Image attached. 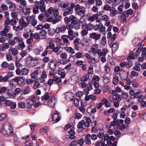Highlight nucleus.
Segmentation results:
<instances>
[{
	"label": "nucleus",
	"mask_w": 146,
	"mask_h": 146,
	"mask_svg": "<svg viewBox=\"0 0 146 146\" xmlns=\"http://www.w3.org/2000/svg\"><path fill=\"white\" fill-rule=\"evenodd\" d=\"M74 3L68 2L67 3H62L59 5V7L64 11L63 15L64 16L73 13Z\"/></svg>",
	"instance_id": "nucleus-1"
},
{
	"label": "nucleus",
	"mask_w": 146,
	"mask_h": 146,
	"mask_svg": "<svg viewBox=\"0 0 146 146\" xmlns=\"http://www.w3.org/2000/svg\"><path fill=\"white\" fill-rule=\"evenodd\" d=\"M46 0L37 1L35 3L33 7V12L34 14H37L39 13V10L42 12L45 11L46 7L45 3Z\"/></svg>",
	"instance_id": "nucleus-2"
},
{
	"label": "nucleus",
	"mask_w": 146,
	"mask_h": 146,
	"mask_svg": "<svg viewBox=\"0 0 146 146\" xmlns=\"http://www.w3.org/2000/svg\"><path fill=\"white\" fill-rule=\"evenodd\" d=\"M2 132L3 135L6 136L11 137L14 135L12 126L7 123L3 125Z\"/></svg>",
	"instance_id": "nucleus-3"
},
{
	"label": "nucleus",
	"mask_w": 146,
	"mask_h": 146,
	"mask_svg": "<svg viewBox=\"0 0 146 146\" xmlns=\"http://www.w3.org/2000/svg\"><path fill=\"white\" fill-rule=\"evenodd\" d=\"M39 98L35 96L33 97L32 99H28L27 100V104L26 106L28 109L31 108L32 106L35 108L38 107L40 104V102H38Z\"/></svg>",
	"instance_id": "nucleus-4"
},
{
	"label": "nucleus",
	"mask_w": 146,
	"mask_h": 146,
	"mask_svg": "<svg viewBox=\"0 0 146 146\" xmlns=\"http://www.w3.org/2000/svg\"><path fill=\"white\" fill-rule=\"evenodd\" d=\"M98 44H93L92 46V52L94 55H96L97 54L99 56H101L102 55L103 56H105L108 52V50L106 48H104L102 50V52L99 49H98L96 50V49L98 48Z\"/></svg>",
	"instance_id": "nucleus-5"
},
{
	"label": "nucleus",
	"mask_w": 146,
	"mask_h": 146,
	"mask_svg": "<svg viewBox=\"0 0 146 146\" xmlns=\"http://www.w3.org/2000/svg\"><path fill=\"white\" fill-rule=\"evenodd\" d=\"M74 8L75 9L76 14L79 15L84 14L86 11V8L84 7L80 6L79 4H76L74 3Z\"/></svg>",
	"instance_id": "nucleus-6"
},
{
	"label": "nucleus",
	"mask_w": 146,
	"mask_h": 146,
	"mask_svg": "<svg viewBox=\"0 0 146 146\" xmlns=\"http://www.w3.org/2000/svg\"><path fill=\"white\" fill-rule=\"evenodd\" d=\"M53 15L54 20L52 21L53 24H54L59 22L62 19V15L60 14L58 9H54L53 10Z\"/></svg>",
	"instance_id": "nucleus-7"
},
{
	"label": "nucleus",
	"mask_w": 146,
	"mask_h": 146,
	"mask_svg": "<svg viewBox=\"0 0 146 146\" xmlns=\"http://www.w3.org/2000/svg\"><path fill=\"white\" fill-rule=\"evenodd\" d=\"M37 60V59H34L32 57H29L28 58V60L26 61L27 66L31 67L36 66L38 63L35 60Z\"/></svg>",
	"instance_id": "nucleus-8"
},
{
	"label": "nucleus",
	"mask_w": 146,
	"mask_h": 146,
	"mask_svg": "<svg viewBox=\"0 0 146 146\" xmlns=\"http://www.w3.org/2000/svg\"><path fill=\"white\" fill-rule=\"evenodd\" d=\"M14 82H16L21 87L23 86L25 84V79L23 77H17L12 79Z\"/></svg>",
	"instance_id": "nucleus-9"
},
{
	"label": "nucleus",
	"mask_w": 146,
	"mask_h": 146,
	"mask_svg": "<svg viewBox=\"0 0 146 146\" xmlns=\"http://www.w3.org/2000/svg\"><path fill=\"white\" fill-rule=\"evenodd\" d=\"M48 46L49 48L52 49V51L55 53L57 55H58L60 53V52H58L60 48V46H55V44L52 42L50 43Z\"/></svg>",
	"instance_id": "nucleus-10"
},
{
	"label": "nucleus",
	"mask_w": 146,
	"mask_h": 146,
	"mask_svg": "<svg viewBox=\"0 0 146 146\" xmlns=\"http://www.w3.org/2000/svg\"><path fill=\"white\" fill-rule=\"evenodd\" d=\"M19 25L23 30L24 28L27 27L29 23L26 21L23 18H21L19 20Z\"/></svg>",
	"instance_id": "nucleus-11"
},
{
	"label": "nucleus",
	"mask_w": 146,
	"mask_h": 146,
	"mask_svg": "<svg viewBox=\"0 0 146 146\" xmlns=\"http://www.w3.org/2000/svg\"><path fill=\"white\" fill-rule=\"evenodd\" d=\"M68 38L70 40H73L74 37H76L78 36V32H74L72 30H69L68 31Z\"/></svg>",
	"instance_id": "nucleus-12"
},
{
	"label": "nucleus",
	"mask_w": 146,
	"mask_h": 146,
	"mask_svg": "<svg viewBox=\"0 0 146 146\" xmlns=\"http://www.w3.org/2000/svg\"><path fill=\"white\" fill-rule=\"evenodd\" d=\"M22 40V38L19 36L14 37L13 39H11L8 41V43L11 45H14L16 43H19V41Z\"/></svg>",
	"instance_id": "nucleus-13"
},
{
	"label": "nucleus",
	"mask_w": 146,
	"mask_h": 146,
	"mask_svg": "<svg viewBox=\"0 0 146 146\" xmlns=\"http://www.w3.org/2000/svg\"><path fill=\"white\" fill-rule=\"evenodd\" d=\"M60 118V117L59 116V113L57 111L55 112L52 115V121L54 123L58 122Z\"/></svg>",
	"instance_id": "nucleus-14"
},
{
	"label": "nucleus",
	"mask_w": 146,
	"mask_h": 146,
	"mask_svg": "<svg viewBox=\"0 0 146 146\" xmlns=\"http://www.w3.org/2000/svg\"><path fill=\"white\" fill-rule=\"evenodd\" d=\"M56 100L54 97H52L48 101V106L51 108H53L56 103Z\"/></svg>",
	"instance_id": "nucleus-15"
},
{
	"label": "nucleus",
	"mask_w": 146,
	"mask_h": 146,
	"mask_svg": "<svg viewBox=\"0 0 146 146\" xmlns=\"http://www.w3.org/2000/svg\"><path fill=\"white\" fill-rule=\"evenodd\" d=\"M88 73L85 76H83L82 78V80L83 81H87L89 78V75L91 74V66H89L88 70Z\"/></svg>",
	"instance_id": "nucleus-16"
},
{
	"label": "nucleus",
	"mask_w": 146,
	"mask_h": 146,
	"mask_svg": "<svg viewBox=\"0 0 146 146\" xmlns=\"http://www.w3.org/2000/svg\"><path fill=\"white\" fill-rule=\"evenodd\" d=\"M128 73L127 72L123 71L119 73L120 79L122 80H125L127 78Z\"/></svg>",
	"instance_id": "nucleus-17"
},
{
	"label": "nucleus",
	"mask_w": 146,
	"mask_h": 146,
	"mask_svg": "<svg viewBox=\"0 0 146 146\" xmlns=\"http://www.w3.org/2000/svg\"><path fill=\"white\" fill-rule=\"evenodd\" d=\"M117 126L116 127H115V128H117V129L120 130L121 131H123L125 129H127L129 128V125H126L125 124H118L117 125Z\"/></svg>",
	"instance_id": "nucleus-18"
},
{
	"label": "nucleus",
	"mask_w": 146,
	"mask_h": 146,
	"mask_svg": "<svg viewBox=\"0 0 146 146\" xmlns=\"http://www.w3.org/2000/svg\"><path fill=\"white\" fill-rule=\"evenodd\" d=\"M102 125L101 123H99L97 125V126L98 127V128L95 127H92V132H97L98 129L100 130H102Z\"/></svg>",
	"instance_id": "nucleus-19"
},
{
	"label": "nucleus",
	"mask_w": 146,
	"mask_h": 146,
	"mask_svg": "<svg viewBox=\"0 0 146 146\" xmlns=\"http://www.w3.org/2000/svg\"><path fill=\"white\" fill-rule=\"evenodd\" d=\"M104 139H101L100 143H101V146H107V145L105 144V141H107L109 139V136L108 135H104Z\"/></svg>",
	"instance_id": "nucleus-20"
},
{
	"label": "nucleus",
	"mask_w": 146,
	"mask_h": 146,
	"mask_svg": "<svg viewBox=\"0 0 146 146\" xmlns=\"http://www.w3.org/2000/svg\"><path fill=\"white\" fill-rule=\"evenodd\" d=\"M10 27L9 26H5L3 30L0 31V35L2 36L7 33Z\"/></svg>",
	"instance_id": "nucleus-21"
},
{
	"label": "nucleus",
	"mask_w": 146,
	"mask_h": 146,
	"mask_svg": "<svg viewBox=\"0 0 146 146\" xmlns=\"http://www.w3.org/2000/svg\"><path fill=\"white\" fill-rule=\"evenodd\" d=\"M66 30V27L65 26L63 25L61 27H58L56 29L55 32L58 33H64Z\"/></svg>",
	"instance_id": "nucleus-22"
},
{
	"label": "nucleus",
	"mask_w": 146,
	"mask_h": 146,
	"mask_svg": "<svg viewBox=\"0 0 146 146\" xmlns=\"http://www.w3.org/2000/svg\"><path fill=\"white\" fill-rule=\"evenodd\" d=\"M67 44L66 46L62 47V48H65L66 51L72 54H74L75 53L74 49L70 47H67Z\"/></svg>",
	"instance_id": "nucleus-23"
},
{
	"label": "nucleus",
	"mask_w": 146,
	"mask_h": 146,
	"mask_svg": "<svg viewBox=\"0 0 146 146\" xmlns=\"http://www.w3.org/2000/svg\"><path fill=\"white\" fill-rule=\"evenodd\" d=\"M91 136L90 135V134H87L86 135L85 139L84 140L86 144H91Z\"/></svg>",
	"instance_id": "nucleus-24"
},
{
	"label": "nucleus",
	"mask_w": 146,
	"mask_h": 146,
	"mask_svg": "<svg viewBox=\"0 0 146 146\" xmlns=\"http://www.w3.org/2000/svg\"><path fill=\"white\" fill-rule=\"evenodd\" d=\"M54 60H52L48 63L49 67L51 69H55L57 65V64L54 63Z\"/></svg>",
	"instance_id": "nucleus-25"
},
{
	"label": "nucleus",
	"mask_w": 146,
	"mask_h": 146,
	"mask_svg": "<svg viewBox=\"0 0 146 146\" xmlns=\"http://www.w3.org/2000/svg\"><path fill=\"white\" fill-rule=\"evenodd\" d=\"M102 78L103 82L106 84L108 83L110 81V78L106 75V74L103 75Z\"/></svg>",
	"instance_id": "nucleus-26"
},
{
	"label": "nucleus",
	"mask_w": 146,
	"mask_h": 146,
	"mask_svg": "<svg viewBox=\"0 0 146 146\" xmlns=\"http://www.w3.org/2000/svg\"><path fill=\"white\" fill-rule=\"evenodd\" d=\"M54 10L53 8L51 7L49 8L48 11H46L45 10V11L44 12H45L46 15L45 16H46L47 18L49 17V16L52 14V13H53Z\"/></svg>",
	"instance_id": "nucleus-27"
},
{
	"label": "nucleus",
	"mask_w": 146,
	"mask_h": 146,
	"mask_svg": "<svg viewBox=\"0 0 146 146\" xmlns=\"http://www.w3.org/2000/svg\"><path fill=\"white\" fill-rule=\"evenodd\" d=\"M101 35L100 34H97L96 33H92V38L95 40H97L100 38Z\"/></svg>",
	"instance_id": "nucleus-28"
},
{
	"label": "nucleus",
	"mask_w": 146,
	"mask_h": 146,
	"mask_svg": "<svg viewBox=\"0 0 146 146\" xmlns=\"http://www.w3.org/2000/svg\"><path fill=\"white\" fill-rule=\"evenodd\" d=\"M53 80L54 82H56L58 85H60L62 84V80L60 78L58 77L57 76H55L53 77Z\"/></svg>",
	"instance_id": "nucleus-29"
},
{
	"label": "nucleus",
	"mask_w": 146,
	"mask_h": 146,
	"mask_svg": "<svg viewBox=\"0 0 146 146\" xmlns=\"http://www.w3.org/2000/svg\"><path fill=\"white\" fill-rule=\"evenodd\" d=\"M31 78L27 79L26 80V82L27 84H30L33 83L35 82L36 81V79L31 77Z\"/></svg>",
	"instance_id": "nucleus-30"
},
{
	"label": "nucleus",
	"mask_w": 146,
	"mask_h": 146,
	"mask_svg": "<svg viewBox=\"0 0 146 146\" xmlns=\"http://www.w3.org/2000/svg\"><path fill=\"white\" fill-rule=\"evenodd\" d=\"M32 8L31 7L26 6L24 8L23 12L25 15L29 14L31 12L32 10Z\"/></svg>",
	"instance_id": "nucleus-31"
},
{
	"label": "nucleus",
	"mask_w": 146,
	"mask_h": 146,
	"mask_svg": "<svg viewBox=\"0 0 146 146\" xmlns=\"http://www.w3.org/2000/svg\"><path fill=\"white\" fill-rule=\"evenodd\" d=\"M19 47L21 49H23L25 47V46L24 44L23 39L22 38V40H21L18 43Z\"/></svg>",
	"instance_id": "nucleus-32"
},
{
	"label": "nucleus",
	"mask_w": 146,
	"mask_h": 146,
	"mask_svg": "<svg viewBox=\"0 0 146 146\" xmlns=\"http://www.w3.org/2000/svg\"><path fill=\"white\" fill-rule=\"evenodd\" d=\"M72 57L77 58H83L84 57V55H83V53L79 52L76 53Z\"/></svg>",
	"instance_id": "nucleus-33"
},
{
	"label": "nucleus",
	"mask_w": 146,
	"mask_h": 146,
	"mask_svg": "<svg viewBox=\"0 0 146 146\" xmlns=\"http://www.w3.org/2000/svg\"><path fill=\"white\" fill-rule=\"evenodd\" d=\"M140 42V40L138 38L134 39L132 41V43L135 46H138L139 45Z\"/></svg>",
	"instance_id": "nucleus-34"
},
{
	"label": "nucleus",
	"mask_w": 146,
	"mask_h": 146,
	"mask_svg": "<svg viewBox=\"0 0 146 146\" xmlns=\"http://www.w3.org/2000/svg\"><path fill=\"white\" fill-rule=\"evenodd\" d=\"M68 37L67 35H64L61 37V39L64 43H68L69 42Z\"/></svg>",
	"instance_id": "nucleus-35"
},
{
	"label": "nucleus",
	"mask_w": 146,
	"mask_h": 146,
	"mask_svg": "<svg viewBox=\"0 0 146 146\" xmlns=\"http://www.w3.org/2000/svg\"><path fill=\"white\" fill-rule=\"evenodd\" d=\"M49 129V127L47 126H44L42 128L40 129V133L42 135L44 134L47 132L48 130Z\"/></svg>",
	"instance_id": "nucleus-36"
},
{
	"label": "nucleus",
	"mask_w": 146,
	"mask_h": 146,
	"mask_svg": "<svg viewBox=\"0 0 146 146\" xmlns=\"http://www.w3.org/2000/svg\"><path fill=\"white\" fill-rule=\"evenodd\" d=\"M50 98V96L48 93L46 92H45L43 96L42 97L41 99L42 100H47Z\"/></svg>",
	"instance_id": "nucleus-37"
},
{
	"label": "nucleus",
	"mask_w": 146,
	"mask_h": 146,
	"mask_svg": "<svg viewBox=\"0 0 146 146\" xmlns=\"http://www.w3.org/2000/svg\"><path fill=\"white\" fill-rule=\"evenodd\" d=\"M82 28L84 29H87V30L90 31L91 30V24L89 23L87 25L86 23H84L82 25Z\"/></svg>",
	"instance_id": "nucleus-38"
},
{
	"label": "nucleus",
	"mask_w": 146,
	"mask_h": 146,
	"mask_svg": "<svg viewBox=\"0 0 146 146\" xmlns=\"http://www.w3.org/2000/svg\"><path fill=\"white\" fill-rule=\"evenodd\" d=\"M30 92V89L29 86H27L24 90L22 91V94L24 95L28 94Z\"/></svg>",
	"instance_id": "nucleus-39"
},
{
	"label": "nucleus",
	"mask_w": 146,
	"mask_h": 146,
	"mask_svg": "<svg viewBox=\"0 0 146 146\" xmlns=\"http://www.w3.org/2000/svg\"><path fill=\"white\" fill-rule=\"evenodd\" d=\"M58 74L60 75V77L61 78H64L65 76V74L64 73V69H61L58 71Z\"/></svg>",
	"instance_id": "nucleus-40"
},
{
	"label": "nucleus",
	"mask_w": 146,
	"mask_h": 146,
	"mask_svg": "<svg viewBox=\"0 0 146 146\" xmlns=\"http://www.w3.org/2000/svg\"><path fill=\"white\" fill-rule=\"evenodd\" d=\"M110 11V15L111 16L113 17L116 15L117 12L116 9L113 8L111 9Z\"/></svg>",
	"instance_id": "nucleus-41"
},
{
	"label": "nucleus",
	"mask_w": 146,
	"mask_h": 146,
	"mask_svg": "<svg viewBox=\"0 0 146 146\" xmlns=\"http://www.w3.org/2000/svg\"><path fill=\"white\" fill-rule=\"evenodd\" d=\"M137 57L136 54L134 53H131L129 56L127 57V59L129 61L131 59H134Z\"/></svg>",
	"instance_id": "nucleus-42"
},
{
	"label": "nucleus",
	"mask_w": 146,
	"mask_h": 146,
	"mask_svg": "<svg viewBox=\"0 0 146 146\" xmlns=\"http://www.w3.org/2000/svg\"><path fill=\"white\" fill-rule=\"evenodd\" d=\"M8 51L9 52H12V54L14 56L17 55L18 53V50L16 48H12L9 49Z\"/></svg>",
	"instance_id": "nucleus-43"
},
{
	"label": "nucleus",
	"mask_w": 146,
	"mask_h": 146,
	"mask_svg": "<svg viewBox=\"0 0 146 146\" xmlns=\"http://www.w3.org/2000/svg\"><path fill=\"white\" fill-rule=\"evenodd\" d=\"M13 35L10 33H7L2 36H5V39L7 40H10L11 38H13Z\"/></svg>",
	"instance_id": "nucleus-44"
},
{
	"label": "nucleus",
	"mask_w": 146,
	"mask_h": 146,
	"mask_svg": "<svg viewBox=\"0 0 146 146\" xmlns=\"http://www.w3.org/2000/svg\"><path fill=\"white\" fill-rule=\"evenodd\" d=\"M13 141L15 145H18L19 144V142L18 140V138L16 135H13Z\"/></svg>",
	"instance_id": "nucleus-45"
},
{
	"label": "nucleus",
	"mask_w": 146,
	"mask_h": 146,
	"mask_svg": "<svg viewBox=\"0 0 146 146\" xmlns=\"http://www.w3.org/2000/svg\"><path fill=\"white\" fill-rule=\"evenodd\" d=\"M38 73L39 72L38 70H35L31 74V77H32L34 78H36L37 77V75Z\"/></svg>",
	"instance_id": "nucleus-46"
},
{
	"label": "nucleus",
	"mask_w": 146,
	"mask_h": 146,
	"mask_svg": "<svg viewBox=\"0 0 146 146\" xmlns=\"http://www.w3.org/2000/svg\"><path fill=\"white\" fill-rule=\"evenodd\" d=\"M119 81V77L117 76H115L113 78V84H116L118 83Z\"/></svg>",
	"instance_id": "nucleus-47"
},
{
	"label": "nucleus",
	"mask_w": 146,
	"mask_h": 146,
	"mask_svg": "<svg viewBox=\"0 0 146 146\" xmlns=\"http://www.w3.org/2000/svg\"><path fill=\"white\" fill-rule=\"evenodd\" d=\"M32 33H30L29 37L27 40L26 42L28 44H31L33 41V38L32 37Z\"/></svg>",
	"instance_id": "nucleus-48"
},
{
	"label": "nucleus",
	"mask_w": 146,
	"mask_h": 146,
	"mask_svg": "<svg viewBox=\"0 0 146 146\" xmlns=\"http://www.w3.org/2000/svg\"><path fill=\"white\" fill-rule=\"evenodd\" d=\"M59 55L60 58L63 60H65L67 57L68 55L67 53L65 52H63L59 54Z\"/></svg>",
	"instance_id": "nucleus-49"
},
{
	"label": "nucleus",
	"mask_w": 146,
	"mask_h": 146,
	"mask_svg": "<svg viewBox=\"0 0 146 146\" xmlns=\"http://www.w3.org/2000/svg\"><path fill=\"white\" fill-rule=\"evenodd\" d=\"M10 24L12 25H14L16 24L18 22V19H14L13 18L11 20H10Z\"/></svg>",
	"instance_id": "nucleus-50"
},
{
	"label": "nucleus",
	"mask_w": 146,
	"mask_h": 146,
	"mask_svg": "<svg viewBox=\"0 0 146 146\" xmlns=\"http://www.w3.org/2000/svg\"><path fill=\"white\" fill-rule=\"evenodd\" d=\"M84 123L85 121L84 120H82L81 121L79 122L77 125V127L78 128L80 129L82 128Z\"/></svg>",
	"instance_id": "nucleus-51"
},
{
	"label": "nucleus",
	"mask_w": 146,
	"mask_h": 146,
	"mask_svg": "<svg viewBox=\"0 0 146 146\" xmlns=\"http://www.w3.org/2000/svg\"><path fill=\"white\" fill-rule=\"evenodd\" d=\"M81 106L79 107V110L82 112L84 113L86 111V109L84 107V105H83L82 101L81 102Z\"/></svg>",
	"instance_id": "nucleus-52"
},
{
	"label": "nucleus",
	"mask_w": 146,
	"mask_h": 146,
	"mask_svg": "<svg viewBox=\"0 0 146 146\" xmlns=\"http://www.w3.org/2000/svg\"><path fill=\"white\" fill-rule=\"evenodd\" d=\"M18 108H23L25 107V104L24 102H20L18 103Z\"/></svg>",
	"instance_id": "nucleus-53"
},
{
	"label": "nucleus",
	"mask_w": 146,
	"mask_h": 146,
	"mask_svg": "<svg viewBox=\"0 0 146 146\" xmlns=\"http://www.w3.org/2000/svg\"><path fill=\"white\" fill-rule=\"evenodd\" d=\"M35 17L34 15L27 16L26 18V20L28 23L31 22L35 18Z\"/></svg>",
	"instance_id": "nucleus-54"
},
{
	"label": "nucleus",
	"mask_w": 146,
	"mask_h": 146,
	"mask_svg": "<svg viewBox=\"0 0 146 146\" xmlns=\"http://www.w3.org/2000/svg\"><path fill=\"white\" fill-rule=\"evenodd\" d=\"M112 50L114 51H116L118 47V42H115L112 44Z\"/></svg>",
	"instance_id": "nucleus-55"
},
{
	"label": "nucleus",
	"mask_w": 146,
	"mask_h": 146,
	"mask_svg": "<svg viewBox=\"0 0 146 146\" xmlns=\"http://www.w3.org/2000/svg\"><path fill=\"white\" fill-rule=\"evenodd\" d=\"M9 64L7 62L4 61L2 63L1 66L2 68H8Z\"/></svg>",
	"instance_id": "nucleus-56"
},
{
	"label": "nucleus",
	"mask_w": 146,
	"mask_h": 146,
	"mask_svg": "<svg viewBox=\"0 0 146 146\" xmlns=\"http://www.w3.org/2000/svg\"><path fill=\"white\" fill-rule=\"evenodd\" d=\"M6 58L8 61H10L13 59V57L12 55L10 53L8 54H6Z\"/></svg>",
	"instance_id": "nucleus-57"
},
{
	"label": "nucleus",
	"mask_w": 146,
	"mask_h": 146,
	"mask_svg": "<svg viewBox=\"0 0 146 146\" xmlns=\"http://www.w3.org/2000/svg\"><path fill=\"white\" fill-rule=\"evenodd\" d=\"M104 70L107 74L109 73L110 71V69L109 67V64L106 63L104 66Z\"/></svg>",
	"instance_id": "nucleus-58"
},
{
	"label": "nucleus",
	"mask_w": 146,
	"mask_h": 146,
	"mask_svg": "<svg viewBox=\"0 0 146 146\" xmlns=\"http://www.w3.org/2000/svg\"><path fill=\"white\" fill-rule=\"evenodd\" d=\"M7 4L9 5V7L10 9H12L13 7H15V5L13 3L10 1H7Z\"/></svg>",
	"instance_id": "nucleus-59"
},
{
	"label": "nucleus",
	"mask_w": 146,
	"mask_h": 146,
	"mask_svg": "<svg viewBox=\"0 0 146 146\" xmlns=\"http://www.w3.org/2000/svg\"><path fill=\"white\" fill-rule=\"evenodd\" d=\"M32 34V37L33 38H35L36 39H38L40 38V36L39 33H36L34 34H33V33H31Z\"/></svg>",
	"instance_id": "nucleus-60"
},
{
	"label": "nucleus",
	"mask_w": 146,
	"mask_h": 146,
	"mask_svg": "<svg viewBox=\"0 0 146 146\" xmlns=\"http://www.w3.org/2000/svg\"><path fill=\"white\" fill-rule=\"evenodd\" d=\"M21 72L22 74L26 75L28 73L29 71L28 69L24 68L22 69Z\"/></svg>",
	"instance_id": "nucleus-61"
},
{
	"label": "nucleus",
	"mask_w": 146,
	"mask_h": 146,
	"mask_svg": "<svg viewBox=\"0 0 146 146\" xmlns=\"http://www.w3.org/2000/svg\"><path fill=\"white\" fill-rule=\"evenodd\" d=\"M48 46V45L46 47V49L44 51L42 54V56L44 57L46 56L48 54V49L49 48Z\"/></svg>",
	"instance_id": "nucleus-62"
},
{
	"label": "nucleus",
	"mask_w": 146,
	"mask_h": 146,
	"mask_svg": "<svg viewBox=\"0 0 146 146\" xmlns=\"http://www.w3.org/2000/svg\"><path fill=\"white\" fill-rule=\"evenodd\" d=\"M73 28L76 29V30H78L80 28V24L78 21L76 23H75L73 25Z\"/></svg>",
	"instance_id": "nucleus-63"
},
{
	"label": "nucleus",
	"mask_w": 146,
	"mask_h": 146,
	"mask_svg": "<svg viewBox=\"0 0 146 146\" xmlns=\"http://www.w3.org/2000/svg\"><path fill=\"white\" fill-rule=\"evenodd\" d=\"M100 78L99 76L95 75H94L92 79V82L95 81H97L98 82L100 80Z\"/></svg>",
	"instance_id": "nucleus-64"
}]
</instances>
